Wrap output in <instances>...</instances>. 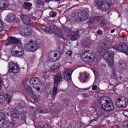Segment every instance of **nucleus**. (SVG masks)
Here are the masks:
<instances>
[{
  "label": "nucleus",
  "instance_id": "nucleus-11",
  "mask_svg": "<svg viewBox=\"0 0 128 128\" xmlns=\"http://www.w3.org/2000/svg\"><path fill=\"white\" fill-rule=\"evenodd\" d=\"M128 104V100L126 97H122L118 98L116 102V106L118 108H126Z\"/></svg>",
  "mask_w": 128,
  "mask_h": 128
},
{
  "label": "nucleus",
  "instance_id": "nucleus-19",
  "mask_svg": "<svg viewBox=\"0 0 128 128\" xmlns=\"http://www.w3.org/2000/svg\"><path fill=\"white\" fill-rule=\"evenodd\" d=\"M108 50V45L106 42H103V46L100 47V49L98 50V52L99 54H102V52H104Z\"/></svg>",
  "mask_w": 128,
  "mask_h": 128
},
{
  "label": "nucleus",
  "instance_id": "nucleus-10",
  "mask_svg": "<svg viewBox=\"0 0 128 128\" xmlns=\"http://www.w3.org/2000/svg\"><path fill=\"white\" fill-rule=\"evenodd\" d=\"M75 20H79L80 22L86 20L89 18L88 14L86 11H82L81 12L74 14V16Z\"/></svg>",
  "mask_w": 128,
  "mask_h": 128
},
{
  "label": "nucleus",
  "instance_id": "nucleus-46",
  "mask_svg": "<svg viewBox=\"0 0 128 128\" xmlns=\"http://www.w3.org/2000/svg\"><path fill=\"white\" fill-rule=\"evenodd\" d=\"M60 56H59L57 58H56V59L55 60H53L52 62H56L57 60H60Z\"/></svg>",
  "mask_w": 128,
  "mask_h": 128
},
{
  "label": "nucleus",
  "instance_id": "nucleus-37",
  "mask_svg": "<svg viewBox=\"0 0 128 128\" xmlns=\"http://www.w3.org/2000/svg\"><path fill=\"white\" fill-rule=\"evenodd\" d=\"M72 52L70 50H68L66 54V56H72Z\"/></svg>",
  "mask_w": 128,
  "mask_h": 128
},
{
  "label": "nucleus",
  "instance_id": "nucleus-49",
  "mask_svg": "<svg viewBox=\"0 0 128 128\" xmlns=\"http://www.w3.org/2000/svg\"><path fill=\"white\" fill-rule=\"evenodd\" d=\"M10 126H14V122H10Z\"/></svg>",
  "mask_w": 128,
  "mask_h": 128
},
{
  "label": "nucleus",
  "instance_id": "nucleus-21",
  "mask_svg": "<svg viewBox=\"0 0 128 128\" xmlns=\"http://www.w3.org/2000/svg\"><path fill=\"white\" fill-rule=\"evenodd\" d=\"M32 3H30L28 2H24L22 4V8L25 10H32Z\"/></svg>",
  "mask_w": 128,
  "mask_h": 128
},
{
  "label": "nucleus",
  "instance_id": "nucleus-25",
  "mask_svg": "<svg viewBox=\"0 0 128 128\" xmlns=\"http://www.w3.org/2000/svg\"><path fill=\"white\" fill-rule=\"evenodd\" d=\"M88 76L86 74H81L80 76V80L82 82H86L88 80Z\"/></svg>",
  "mask_w": 128,
  "mask_h": 128
},
{
  "label": "nucleus",
  "instance_id": "nucleus-1",
  "mask_svg": "<svg viewBox=\"0 0 128 128\" xmlns=\"http://www.w3.org/2000/svg\"><path fill=\"white\" fill-rule=\"evenodd\" d=\"M72 69L68 68L64 70L62 73H58L54 77V86H58V84L62 82V80L68 82L72 80Z\"/></svg>",
  "mask_w": 128,
  "mask_h": 128
},
{
  "label": "nucleus",
  "instance_id": "nucleus-15",
  "mask_svg": "<svg viewBox=\"0 0 128 128\" xmlns=\"http://www.w3.org/2000/svg\"><path fill=\"white\" fill-rule=\"evenodd\" d=\"M21 20L24 24L30 25L32 24V20H30V18L26 15H24L23 16H22Z\"/></svg>",
  "mask_w": 128,
  "mask_h": 128
},
{
  "label": "nucleus",
  "instance_id": "nucleus-55",
  "mask_svg": "<svg viewBox=\"0 0 128 128\" xmlns=\"http://www.w3.org/2000/svg\"><path fill=\"white\" fill-rule=\"evenodd\" d=\"M37 128H44V127L42 128L41 126H38Z\"/></svg>",
  "mask_w": 128,
  "mask_h": 128
},
{
  "label": "nucleus",
  "instance_id": "nucleus-35",
  "mask_svg": "<svg viewBox=\"0 0 128 128\" xmlns=\"http://www.w3.org/2000/svg\"><path fill=\"white\" fill-rule=\"evenodd\" d=\"M58 14V13L56 12L52 11L50 13V18H54L56 15Z\"/></svg>",
  "mask_w": 128,
  "mask_h": 128
},
{
  "label": "nucleus",
  "instance_id": "nucleus-47",
  "mask_svg": "<svg viewBox=\"0 0 128 128\" xmlns=\"http://www.w3.org/2000/svg\"><path fill=\"white\" fill-rule=\"evenodd\" d=\"M101 18H102V17H100V16H98L96 17V20H98V22H100Z\"/></svg>",
  "mask_w": 128,
  "mask_h": 128
},
{
  "label": "nucleus",
  "instance_id": "nucleus-52",
  "mask_svg": "<svg viewBox=\"0 0 128 128\" xmlns=\"http://www.w3.org/2000/svg\"><path fill=\"white\" fill-rule=\"evenodd\" d=\"M54 54V52H50L48 54V56H50V54Z\"/></svg>",
  "mask_w": 128,
  "mask_h": 128
},
{
  "label": "nucleus",
  "instance_id": "nucleus-42",
  "mask_svg": "<svg viewBox=\"0 0 128 128\" xmlns=\"http://www.w3.org/2000/svg\"><path fill=\"white\" fill-rule=\"evenodd\" d=\"M123 114L126 116V118H128V111L125 110L123 112Z\"/></svg>",
  "mask_w": 128,
  "mask_h": 128
},
{
  "label": "nucleus",
  "instance_id": "nucleus-14",
  "mask_svg": "<svg viewBox=\"0 0 128 128\" xmlns=\"http://www.w3.org/2000/svg\"><path fill=\"white\" fill-rule=\"evenodd\" d=\"M94 2L98 9L101 10L102 12H104L106 10V6L104 5V2L102 0H95Z\"/></svg>",
  "mask_w": 128,
  "mask_h": 128
},
{
  "label": "nucleus",
  "instance_id": "nucleus-16",
  "mask_svg": "<svg viewBox=\"0 0 128 128\" xmlns=\"http://www.w3.org/2000/svg\"><path fill=\"white\" fill-rule=\"evenodd\" d=\"M21 34L24 36H31L32 34V28L31 27H28L26 28H24V32H21Z\"/></svg>",
  "mask_w": 128,
  "mask_h": 128
},
{
  "label": "nucleus",
  "instance_id": "nucleus-9",
  "mask_svg": "<svg viewBox=\"0 0 128 128\" xmlns=\"http://www.w3.org/2000/svg\"><path fill=\"white\" fill-rule=\"evenodd\" d=\"M13 54L16 56H18L20 58L21 56H24V48L18 46H14L12 47V52Z\"/></svg>",
  "mask_w": 128,
  "mask_h": 128
},
{
  "label": "nucleus",
  "instance_id": "nucleus-36",
  "mask_svg": "<svg viewBox=\"0 0 128 128\" xmlns=\"http://www.w3.org/2000/svg\"><path fill=\"white\" fill-rule=\"evenodd\" d=\"M94 18H90L87 21V24H94Z\"/></svg>",
  "mask_w": 128,
  "mask_h": 128
},
{
  "label": "nucleus",
  "instance_id": "nucleus-51",
  "mask_svg": "<svg viewBox=\"0 0 128 128\" xmlns=\"http://www.w3.org/2000/svg\"><path fill=\"white\" fill-rule=\"evenodd\" d=\"M114 32H116V30L114 29H113L112 30H111V34H114Z\"/></svg>",
  "mask_w": 128,
  "mask_h": 128
},
{
  "label": "nucleus",
  "instance_id": "nucleus-24",
  "mask_svg": "<svg viewBox=\"0 0 128 128\" xmlns=\"http://www.w3.org/2000/svg\"><path fill=\"white\" fill-rule=\"evenodd\" d=\"M38 110L40 114H48V110L44 107H38Z\"/></svg>",
  "mask_w": 128,
  "mask_h": 128
},
{
  "label": "nucleus",
  "instance_id": "nucleus-43",
  "mask_svg": "<svg viewBox=\"0 0 128 128\" xmlns=\"http://www.w3.org/2000/svg\"><path fill=\"white\" fill-rule=\"evenodd\" d=\"M97 34H98V36H102V31L100 30H98L97 31Z\"/></svg>",
  "mask_w": 128,
  "mask_h": 128
},
{
  "label": "nucleus",
  "instance_id": "nucleus-41",
  "mask_svg": "<svg viewBox=\"0 0 128 128\" xmlns=\"http://www.w3.org/2000/svg\"><path fill=\"white\" fill-rule=\"evenodd\" d=\"M4 102V96L0 94V104H2Z\"/></svg>",
  "mask_w": 128,
  "mask_h": 128
},
{
  "label": "nucleus",
  "instance_id": "nucleus-54",
  "mask_svg": "<svg viewBox=\"0 0 128 128\" xmlns=\"http://www.w3.org/2000/svg\"><path fill=\"white\" fill-rule=\"evenodd\" d=\"M40 87H38V88H36V90H37L38 92H40Z\"/></svg>",
  "mask_w": 128,
  "mask_h": 128
},
{
  "label": "nucleus",
  "instance_id": "nucleus-58",
  "mask_svg": "<svg viewBox=\"0 0 128 128\" xmlns=\"http://www.w3.org/2000/svg\"><path fill=\"white\" fill-rule=\"evenodd\" d=\"M122 76H120V80H121V79H122Z\"/></svg>",
  "mask_w": 128,
  "mask_h": 128
},
{
  "label": "nucleus",
  "instance_id": "nucleus-33",
  "mask_svg": "<svg viewBox=\"0 0 128 128\" xmlns=\"http://www.w3.org/2000/svg\"><path fill=\"white\" fill-rule=\"evenodd\" d=\"M36 4L37 6H44V0H36Z\"/></svg>",
  "mask_w": 128,
  "mask_h": 128
},
{
  "label": "nucleus",
  "instance_id": "nucleus-4",
  "mask_svg": "<svg viewBox=\"0 0 128 128\" xmlns=\"http://www.w3.org/2000/svg\"><path fill=\"white\" fill-rule=\"evenodd\" d=\"M29 42L30 44H27L25 47L26 50L28 52H36L40 46H42V40H37L36 42L33 40H30Z\"/></svg>",
  "mask_w": 128,
  "mask_h": 128
},
{
  "label": "nucleus",
  "instance_id": "nucleus-23",
  "mask_svg": "<svg viewBox=\"0 0 128 128\" xmlns=\"http://www.w3.org/2000/svg\"><path fill=\"white\" fill-rule=\"evenodd\" d=\"M8 42L10 44H18V42H20V40H18V38H16V37L10 36L8 38Z\"/></svg>",
  "mask_w": 128,
  "mask_h": 128
},
{
  "label": "nucleus",
  "instance_id": "nucleus-56",
  "mask_svg": "<svg viewBox=\"0 0 128 128\" xmlns=\"http://www.w3.org/2000/svg\"><path fill=\"white\" fill-rule=\"evenodd\" d=\"M45 2H50V0H45Z\"/></svg>",
  "mask_w": 128,
  "mask_h": 128
},
{
  "label": "nucleus",
  "instance_id": "nucleus-22",
  "mask_svg": "<svg viewBox=\"0 0 128 128\" xmlns=\"http://www.w3.org/2000/svg\"><path fill=\"white\" fill-rule=\"evenodd\" d=\"M8 20L10 22H14L16 20V14L14 12L10 13L8 16Z\"/></svg>",
  "mask_w": 128,
  "mask_h": 128
},
{
  "label": "nucleus",
  "instance_id": "nucleus-60",
  "mask_svg": "<svg viewBox=\"0 0 128 128\" xmlns=\"http://www.w3.org/2000/svg\"><path fill=\"white\" fill-rule=\"evenodd\" d=\"M127 70H128V68Z\"/></svg>",
  "mask_w": 128,
  "mask_h": 128
},
{
  "label": "nucleus",
  "instance_id": "nucleus-5",
  "mask_svg": "<svg viewBox=\"0 0 128 128\" xmlns=\"http://www.w3.org/2000/svg\"><path fill=\"white\" fill-rule=\"evenodd\" d=\"M44 30L45 32H46V34H54L58 36H60V38H61L64 36L60 28H57L56 25H51L49 26V27L46 26L44 28Z\"/></svg>",
  "mask_w": 128,
  "mask_h": 128
},
{
  "label": "nucleus",
  "instance_id": "nucleus-39",
  "mask_svg": "<svg viewBox=\"0 0 128 128\" xmlns=\"http://www.w3.org/2000/svg\"><path fill=\"white\" fill-rule=\"evenodd\" d=\"M4 30V23H2V21L0 20V32Z\"/></svg>",
  "mask_w": 128,
  "mask_h": 128
},
{
  "label": "nucleus",
  "instance_id": "nucleus-44",
  "mask_svg": "<svg viewBox=\"0 0 128 128\" xmlns=\"http://www.w3.org/2000/svg\"><path fill=\"white\" fill-rule=\"evenodd\" d=\"M4 122L0 121V128H4Z\"/></svg>",
  "mask_w": 128,
  "mask_h": 128
},
{
  "label": "nucleus",
  "instance_id": "nucleus-17",
  "mask_svg": "<svg viewBox=\"0 0 128 128\" xmlns=\"http://www.w3.org/2000/svg\"><path fill=\"white\" fill-rule=\"evenodd\" d=\"M30 82L31 84L36 86V84H40V78H38L33 77L30 80Z\"/></svg>",
  "mask_w": 128,
  "mask_h": 128
},
{
  "label": "nucleus",
  "instance_id": "nucleus-18",
  "mask_svg": "<svg viewBox=\"0 0 128 128\" xmlns=\"http://www.w3.org/2000/svg\"><path fill=\"white\" fill-rule=\"evenodd\" d=\"M80 38V31L77 30L72 32L71 34V40H77Z\"/></svg>",
  "mask_w": 128,
  "mask_h": 128
},
{
  "label": "nucleus",
  "instance_id": "nucleus-38",
  "mask_svg": "<svg viewBox=\"0 0 128 128\" xmlns=\"http://www.w3.org/2000/svg\"><path fill=\"white\" fill-rule=\"evenodd\" d=\"M63 104H64V106H68V104H70V102L68 101V100L65 99L63 102Z\"/></svg>",
  "mask_w": 128,
  "mask_h": 128
},
{
  "label": "nucleus",
  "instance_id": "nucleus-12",
  "mask_svg": "<svg viewBox=\"0 0 128 128\" xmlns=\"http://www.w3.org/2000/svg\"><path fill=\"white\" fill-rule=\"evenodd\" d=\"M106 61L108 62L110 66H114V52L112 50H108L106 52Z\"/></svg>",
  "mask_w": 128,
  "mask_h": 128
},
{
  "label": "nucleus",
  "instance_id": "nucleus-28",
  "mask_svg": "<svg viewBox=\"0 0 128 128\" xmlns=\"http://www.w3.org/2000/svg\"><path fill=\"white\" fill-rule=\"evenodd\" d=\"M3 98H4V100H6L7 102L10 104V94H4L3 96Z\"/></svg>",
  "mask_w": 128,
  "mask_h": 128
},
{
  "label": "nucleus",
  "instance_id": "nucleus-13",
  "mask_svg": "<svg viewBox=\"0 0 128 128\" xmlns=\"http://www.w3.org/2000/svg\"><path fill=\"white\" fill-rule=\"evenodd\" d=\"M26 92H28V94L31 98H32L34 100V102H38L40 100V97L38 96L36 94H34V92L32 91V87L28 86L26 88Z\"/></svg>",
  "mask_w": 128,
  "mask_h": 128
},
{
  "label": "nucleus",
  "instance_id": "nucleus-30",
  "mask_svg": "<svg viewBox=\"0 0 128 128\" xmlns=\"http://www.w3.org/2000/svg\"><path fill=\"white\" fill-rule=\"evenodd\" d=\"M6 118V114L4 112H0V122H4V119Z\"/></svg>",
  "mask_w": 128,
  "mask_h": 128
},
{
  "label": "nucleus",
  "instance_id": "nucleus-45",
  "mask_svg": "<svg viewBox=\"0 0 128 128\" xmlns=\"http://www.w3.org/2000/svg\"><path fill=\"white\" fill-rule=\"evenodd\" d=\"M98 88V86L96 85H94L92 87V90H96Z\"/></svg>",
  "mask_w": 128,
  "mask_h": 128
},
{
  "label": "nucleus",
  "instance_id": "nucleus-6",
  "mask_svg": "<svg viewBox=\"0 0 128 128\" xmlns=\"http://www.w3.org/2000/svg\"><path fill=\"white\" fill-rule=\"evenodd\" d=\"M80 58L84 62H90L94 60V58H96L94 54L93 53L88 52L81 54L80 55Z\"/></svg>",
  "mask_w": 128,
  "mask_h": 128
},
{
  "label": "nucleus",
  "instance_id": "nucleus-31",
  "mask_svg": "<svg viewBox=\"0 0 128 128\" xmlns=\"http://www.w3.org/2000/svg\"><path fill=\"white\" fill-rule=\"evenodd\" d=\"M112 74L110 76V78L112 79V80H116V78H118V75H116V70H114L112 71Z\"/></svg>",
  "mask_w": 128,
  "mask_h": 128
},
{
  "label": "nucleus",
  "instance_id": "nucleus-8",
  "mask_svg": "<svg viewBox=\"0 0 128 128\" xmlns=\"http://www.w3.org/2000/svg\"><path fill=\"white\" fill-rule=\"evenodd\" d=\"M9 69L8 72L10 74L12 72L14 74H18L20 72V67H18V63L12 62L8 63Z\"/></svg>",
  "mask_w": 128,
  "mask_h": 128
},
{
  "label": "nucleus",
  "instance_id": "nucleus-50",
  "mask_svg": "<svg viewBox=\"0 0 128 128\" xmlns=\"http://www.w3.org/2000/svg\"><path fill=\"white\" fill-rule=\"evenodd\" d=\"M112 128H120L118 125H114Z\"/></svg>",
  "mask_w": 128,
  "mask_h": 128
},
{
  "label": "nucleus",
  "instance_id": "nucleus-29",
  "mask_svg": "<svg viewBox=\"0 0 128 128\" xmlns=\"http://www.w3.org/2000/svg\"><path fill=\"white\" fill-rule=\"evenodd\" d=\"M60 66V62H56L53 64L51 68V69L52 70H58V68H59Z\"/></svg>",
  "mask_w": 128,
  "mask_h": 128
},
{
  "label": "nucleus",
  "instance_id": "nucleus-20",
  "mask_svg": "<svg viewBox=\"0 0 128 128\" xmlns=\"http://www.w3.org/2000/svg\"><path fill=\"white\" fill-rule=\"evenodd\" d=\"M8 6V0H0V10Z\"/></svg>",
  "mask_w": 128,
  "mask_h": 128
},
{
  "label": "nucleus",
  "instance_id": "nucleus-3",
  "mask_svg": "<svg viewBox=\"0 0 128 128\" xmlns=\"http://www.w3.org/2000/svg\"><path fill=\"white\" fill-rule=\"evenodd\" d=\"M24 103H20L18 106L16 108V110L11 113V116L14 118H18L20 116H26V110L28 108L24 106Z\"/></svg>",
  "mask_w": 128,
  "mask_h": 128
},
{
  "label": "nucleus",
  "instance_id": "nucleus-40",
  "mask_svg": "<svg viewBox=\"0 0 128 128\" xmlns=\"http://www.w3.org/2000/svg\"><path fill=\"white\" fill-rule=\"evenodd\" d=\"M104 20H106V19H104L100 22V25L102 28H104V26H106V23L104 22Z\"/></svg>",
  "mask_w": 128,
  "mask_h": 128
},
{
  "label": "nucleus",
  "instance_id": "nucleus-26",
  "mask_svg": "<svg viewBox=\"0 0 128 128\" xmlns=\"http://www.w3.org/2000/svg\"><path fill=\"white\" fill-rule=\"evenodd\" d=\"M52 96V98H54L58 94V86H54L53 88Z\"/></svg>",
  "mask_w": 128,
  "mask_h": 128
},
{
  "label": "nucleus",
  "instance_id": "nucleus-7",
  "mask_svg": "<svg viewBox=\"0 0 128 128\" xmlns=\"http://www.w3.org/2000/svg\"><path fill=\"white\" fill-rule=\"evenodd\" d=\"M114 48L127 54L128 56V46L126 43L124 42H120L118 45H116L113 46Z\"/></svg>",
  "mask_w": 128,
  "mask_h": 128
},
{
  "label": "nucleus",
  "instance_id": "nucleus-59",
  "mask_svg": "<svg viewBox=\"0 0 128 128\" xmlns=\"http://www.w3.org/2000/svg\"><path fill=\"white\" fill-rule=\"evenodd\" d=\"M90 126H92V124H90Z\"/></svg>",
  "mask_w": 128,
  "mask_h": 128
},
{
  "label": "nucleus",
  "instance_id": "nucleus-32",
  "mask_svg": "<svg viewBox=\"0 0 128 128\" xmlns=\"http://www.w3.org/2000/svg\"><path fill=\"white\" fill-rule=\"evenodd\" d=\"M41 76L44 80H46V78H48L49 76V74H48V72H42L41 73Z\"/></svg>",
  "mask_w": 128,
  "mask_h": 128
},
{
  "label": "nucleus",
  "instance_id": "nucleus-48",
  "mask_svg": "<svg viewBox=\"0 0 128 128\" xmlns=\"http://www.w3.org/2000/svg\"><path fill=\"white\" fill-rule=\"evenodd\" d=\"M31 18H32V20H36V17H35L34 16H31Z\"/></svg>",
  "mask_w": 128,
  "mask_h": 128
},
{
  "label": "nucleus",
  "instance_id": "nucleus-57",
  "mask_svg": "<svg viewBox=\"0 0 128 128\" xmlns=\"http://www.w3.org/2000/svg\"><path fill=\"white\" fill-rule=\"evenodd\" d=\"M56 0L57 2H60V0Z\"/></svg>",
  "mask_w": 128,
  "mask_h": 128
},
{
  "label": "nucleus",
  "instance_id": "nucleus-53",
  "mask_svg": "<svg viewBox=\"0 0 128 128\" xmlns=\"http://www.w3.org/2000/svg\"><path fill=\"white\" fill-rule=\"evenodd\" d=\"M54 58H56L58 56V54L57 53H55L54 54Z\"/></svg>",
  "mask_w": 128,
  "mask_h": 128
},
{
  "label": "nucleus",
  "instance_id": "nucleus-2",
  "mask_svg": "<svg viewBox=\"0 0 128 128\" xmlns=\"http://www.w3.org/2000/svg\"><path fill=\"white\" fill-rule=\"evenodd\" d=\"M100 102L102 108L105 112H113L114 110V102L112 99L108 97L103 96L100 99Z\"/></svg>",
  "mask_w": 128,
  "mask_h": 128
},
{
  "label": "nucleus",
  "instance_id": "nucleus-27",
  "mask_svg": "<svg viewBox=\"0 0 128 128\" xmlns=\"http://www.w3.org/2000/svg\"><path fill=\"white\" fill-rule=\"evenodd\" d=\"M126 63H120V72H124V70H126Z\"/></svg>",
  "mask_w": 128,
  "mask_h": 128
},
{
  "label": "nucleus",
  "instance_id": "nucleus-34",
  "mask_svg": "<svg viewBox=\"0 0 128 128\" xmlns=\"http://www.w3.org/2000/svg\"><path fill=\"white\" fill-rule=\"evenodd\" d=\"M112 4L113 3L112 2V0H106V6L108 8H110Z\"/></svg>",
  "mask_w": 128,
  "mask_h": 128
}]
</instances>
